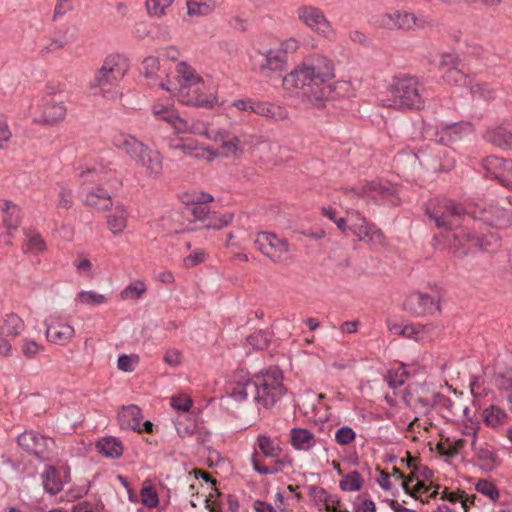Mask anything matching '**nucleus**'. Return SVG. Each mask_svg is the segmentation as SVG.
I'll return each instance as SVG.
<instances>
[{
  "label": "nucleus",
  "instance_id": "1",
  "mask_svg": "<svg viewBox=\"0 0 512 512\" xmlns=\"http://www.w3.org/2000/svg\"><path fill=\"white\" fill-rule=\"evenodd\" d=\"M335 67L332 60L321 54L307 57L300 65L282 78L286 90L296 92L307 105L320 108L334 97H341L350 90L348 81L332 80Z\"/></svg>",
  "mask_w": 512,
  "mask_h": 512
},
{
  "label": "nucleus",
  "instance_id": "2",
  "mask_svg": "<svg viewBox=\"0 0 512 512\" xmlns=\"http://www.w3.org/2000/svg\"><path fill=\"white\" fill-rule=\"evenodd\" d=\"M162 89L172 93L184 105L212 109L220 104L218 85L210 78H202L186 62L176 65L175 76L167 82L161 81Z\"/></svg>",
  "mask_w": 512,
  "mask_h": 512
},
{
  "label": "nucleus",
  "instance_id": "3",
  "mask_svg": "<svg viewBox=\"0 0 512 512\" xmlns=\"http://www.w3.org/2000/svg\"><path fill=\"white\" fill-rule=\"evenodd\" d=\"M299 47V41L293 37L282 40L277 46H252L248 51L249 67L261 78L278 79L288 68L289 55L296 53Z\"/></svg>",
  "mask_w": 512,
  "mask_h": 512
},
{
  "label": "nucleus",
  "instance_id": "4",
  "mask_svg": "<svg viewBox=\"0 0 512 512\" xmlns=\"http://www.w3.org/2000/svg\"><path fill=\"white\" fill-rule=\"evenodd\" d=\"M389 98L384 100V106L400 111L420 110L425 107L427 91L419 78L402 75L393 78L388 87Z\"/></svg>",
  "mask_w": 512,
  "mask_h": 512
},
{
  "label": "nucleus",
  "instance_id": "5",
  "mask_svg": "<svg viewBox=\"0 0 512 512\" xmlns=\"http://www.w3.org/2000/svg\"><path fill=\"white\" fill-rule=\"evenodd\" d=\"M254 401L264 408L273 407L286 393L283 374L277 367H269L252 377Z\"/></svg>",
  "mask_w": 512,
  "mask_h": 512
},
{
  "label": "nucleus",
  "instance_id": "6",
  "mask_svg": "<svg viewBox=\"0 0 512 512\" xmlns=\"http://www.w3.org/2000/svg\"><path fill=\"white\" fill-rule=\"evenodd\" d=\"M129 69L128 60L120 54H112L105 58L101 68L95 73L94 79L90 82V89H99L104 97L114 99L117 92L112 87L117 85Z\"/></svg>",
  "mask_w": 512,
  "mask_h": 512
},
{
  "label": "nucleus",
  "instance_id": "7",
  "mask_svg": "<svg viewBox=\"0 0 512 512\" xmlns=\"http://www.w3.org/2000/svg\"><path fill=\"white\" fill-rule=\"evenodd\" d=\"M425 213L435 226L444 230H455L465 220V209L462 205L447 198L429 200Z\"/></svg>",
  "mask_w": 512,
  "mask_h": 512
},
{
  "label": "nucleus",
  "instance_id": "8",
  "mask_svg": "<svg viewBox=\"0 0 512 512\" xmlns=\"http://www.w3.org/2000/svg\"><path fill=\"white\" fill-rule=\"evenodd\" d=\"M83 189L86 191L84 204L97 211H107L113 203L109 192L102 187L107 182V175L95 169H86L79 174Z\"/></svg>",
  "mask_w": 512,
  "mask_h": 512
},
{
  "label": "nucleus",
  "instance_id": "9",
  "mask_svg": "<svg viewBox=\"0 0 512 512\" xmlns=\"http://www.w3.org/2000/svg\"><path fill=\"white\" fill-rule=\"evenodd\" d=\"M449 247L451 252L457 257L466 256L470 248L493 252L500 247V238L495 233L485 235L466 229L453 234V241Z\"/></svg>",
  "mask_w": 512,
  "mask_h": 512
},
{
  "label": "nucleus",
  "instance_id": "10",
  "mask_svg": "<svg viewBox=\"0 0 512 512\" xmlns=\"http://www.w3.org/2000/svg\"><path fill=\"white\" fill-rule=\"evenodd\" d=\"M66 112V105L60 94H45L30 108L32 121L46 126H54L63 121Z\"/></svg>",
  "mask_w": 512,
  "mask_h": 512
},
{
  "label": "nucleus",
  "instance_id": "11",
  "mask_svg": "<svg viewBox=\"0 0 512 512\" xmlns=\"http://www.w3.org/2000/svg\"><path fill=\"white\" fill-rule=\"evenodd\" d=\"M417 458L409 457L408 467L412 468L411 475L401 482V487L405 493L418 499V493L428 494L429 498H436L439 485H426V481L433 478V471L424 465H416Z\"/></svg>",
  "mask_w": 512,
  "mask_h": 512
},
{
  "label": "nucleus",
  "instance_id": "12",
  "mask_svg": "<svg viewBox=\"0 0 512 512\" xmlns=\"http://www.w3.org/2000/svg\"><path fill=\"white\" fill-rule=\"evenodd\" d=\"M441 293L433 290L430 293L411 292L403 302V310L414 317H425L440 312Z\"/></svg>",
  "mask_w": 512,
  "mask_h": 512
},
{
  "label": "nucleus",
  "instance_id": "13",
  "mask_svg": "<svg viewBox=\"0 0 512 512\" xmlns=\"http://www.w3.org/2000/svg\"><path fill=\"white\" fill-rule=\"evenodd\" d=\"M296 19L313 32L329 38L334 35V29L324 11L311 4L299 5L295 10Z\"/></svg>",
  "mask_w": 512,
  "mask_h": 512
},
{
  "label": "nucleus",
  "instance_id": "14",
  "mask_svg": "<svg viewBox=\"0 0 512 512\" xmlns=\"http://www.w3.org/2000/svg\"><path fill=\"white\" fill-rule=\"evenodd\" d=\"M471 214L475 221L482 222L492 228L506 229L512 225V210L500 206L498 203L493 202L478 207Z\"/></svg>",
  "mask_w": 512,
  "mask_h": 512
},
{
  "label": "nucleus",
  "instance_id": "15",
  "mask_svg": "<svg viewBox=\"0 0 512 512\" xmlns=\"http://www.w3.org/2000/svg\"><path fill=\"white\" fill-rule=\"evenodd\" d=\"M18 444L25 451L42 460H49L55 450V442L52 438L40 435L35 431H25L18 436Z\"/></svg>",
  "mask_w": 512,
  "mask_h": 512
},
{
  "label": "nucleus",
  "instance_id": "16",
  "mask_svg": "<svg viewBox=\"0 0 512 512\" xmlns=\"http://www.w3.org/2000/svg\"><path fill=\"white\" fill-rule=\"evenodd\" d=\"M258 250L273 262H284L287 259L289 245L286 239L274 233L260 232L255 239Z\"/></svg>",
  "mask_w": 512,
  "mask_h": 512
},
{
  "label": "nucleus",
  "instance_id": "17",
  "mask_svg": "<svg viewBox=\"0 0 512 512\" xmlns=\"http://www.w3.org/2000/svg\"><path fill=\"white\" fill-rule=\"evenodd\" d=\"M348 220L351 222L349 230L360 240L375 245H383L385 237L380 229L375 225L368 223L359 212L352 211L348 213Z\"/></svg>",
  "mask_w": 512,
  "mask_h": 512
},
{
  "label": "nucleus",
  "instance_id": "18",
  "mask_svg": "<svg viewBox=\"0 0 512 512\" xmlns=\"http://www.w3.org/2000/svg\"><path fill=\"white\" fill-rule=\"evenodd\" d=\"M374 26L387 30H411L417 25L413 13L396 10L393 13H379L372 18Z\"/></svg>",
  "mask_w": 512,
  "mask_h": 512
},
{
  "label": "nucleus",
  "instance_id": "19",
  "mask_svg": "<svg viewBox=\"0 0 512 512\" xmlns=\"http://www.w3.org/2000/svg\"><path fill=\"white\" fill-rule=\"evenodd\" d=\"M25 329V323L17 314L6 315L0 326V355L11 357L13 348L11 341L20 336Z\"/></svg>",
  "mask_w": 512,
  "mask_h": 512
},
{
  "label": "nucleus",
  "instance_id": "20",
  "mask_svg": "<svg viewBox=\"0 0 512 512\" xmlns=\"http://www.w3.org/2000/svg\"><path fill=\"white\" fill-rule=\"evenodd\" d=\"M187 213L194 217V220L202 221L203 227L207 229H221L227 226L233 218L232 214L218 215L211 212L208 204L189 205L186 207Z\"/></svg>",
  "mask_w": 512,
  "mask_h": 512
},
{
  "label": "nucleus",
  "instance_id": "21",
  "mask_svg": "<svg viewBox=\"0 0 512 512\" xmlns=\"http://www.w3.org/2000/svg\"><path fill=\"white\" fill-rule=\"evenodd\" d=\"M483 168L488 177L512 189V160L490 156L483 161Z\"/></svg>",
  "mask_w": 512,
  "mask_h": 512
},
{
  "label": "nucleus",
  "instance_id": "22",
  "mask_svg": "<svg viewBox=\"0 0 512 512\" xmlns=\"http://www.w3.org/2000/svg\"><path fill=\"white\" fill-rule=\"evenodd\" d=\"M112 143L117 149L129 156L135 164L149 148L134 136L126 133L115 134L112 138Z\"/></svg>",
  "mask_w": 512,
  "mask_h": 512
},
{
  "label": "nucleus",
  "instance_id": "23",
  "mask_svg": "<svg viewBox=\"0 0 512 512\" xmlns=\"http://www.w3.org/2000/svg\"><path fill=\"white\" fill-rule=\"evenodd\" d=\"M151 112L156 120L166 122L175 133L185 130V119L178 114L173 104L156 101L151 106Z\"/></svg>",
  "mask_w": 512,
  "mask_h": 512
},
{
  "label": "nucleus",
  "instance_id": "24",
  "mask_svg": "<svg viewBox=\"0 0 512 512\" xmlns=\"http://www.w3.org/2000/svg\"><path fill=\"white\" fill-rule=\"evenodd\" d=\"M0 211L2 212V223L6 229V235L12 238L21 224V209L12 201L1 199Z\"/></svg>",
  "mask_w": 512,
  "mask_h": 512
},
{
  "label": "nucleus",
  "instance_id": "25",
  "mask_svg": "<svg viewBox=\"0 0 512 512\" xmlns=\"http://www.w3.org/2000/svg\"><path fill=\"white\" fill-rule=\"evenodd\" d=\"M484 139L502 149H512V130L508 124L499 123L488 127Z\"/></svg>",
  "mask_w": 512,
  "mask_h": 512
},
{
  "label": "nucleus",
  "instance_id": "26",
  "mask_svg": "<svg viewBox=\"0 0 512 512\" xmlns=\"http://www.w3.org/2000/svg\"><path fill=\"white\" fill-rule=\"evenodd\" d=\"M213 139L220 143L221 153L226 157L239 158L243 154L239 138L228 131L214 132Z\"/></svg>",
  "mask_w": 512,
  "mask_h": 512
},
{
  "label": "nucleus",
  "instance_id": "27",
  "mask_svg": "<svg viewBox=\"0 0 512 512\" xmlns=\"http://www.w3.org/2000/svg\"><path fill=\"white\" fill-rule=\"evenodd\" d=\"M74 334L73 326L68 323L53 319L50 322L46 321V337L53 343L66 344L74 337Z\"/></svg>",
  "mask_w": 512,
  "mask_h": 512
},
{
  "label": "nucleus",
  "instance_id": "28",
  "mask_svg": "<svg viewBox=\"0 0 512 512\" xmlns=\"http://www.w3.org/2000/svg\"><path fill=\"white\" fill-rule=\"evenodd\" d=\"M473 131L472 125L468 122L453 123L445 126L438 132L437 141L444 145H450L462 140Z\"/></svg>",
  "mask_w": 512,
  "mask_h": 512
},
{
  "label": "nucleus",
  "instance_id": "29",
  "mask_svg": "<svg viewBox=\"0 0 512 512\" xmlns=\"http://www.w3.org/2000/svg\"><path fill=\"white\" fill-rule=\"evenodd\" d=\"M23 242L21 250L24 254L38 255L47 250V244L42 235L32 227L22 229Z\"/></svg>",
  "mask_w": 512,
  "mask_h": 512
},
{
  "label": "nucleus",
  "instance_id": "30",
  "mask_svg": "<svg viewBox=\"0 0 512 512\" xmlns=\"http://www.w3.org/2000/svg\"><path fill=\"white\" fill-rule=\"evenodd\" d=\"M136 165L145 171V175L158 179L163 171V156L155 150L148 148Z\"/></svg>",
  "mask_w": 512,
  "mask_h": 512
},
{
  "label": "nucleus",
  "instance_id": "31",
  "mask_svg": "<svg viewBox=\"0 0 512 512\" xmlns=\"http://www.w3.org/2000/svg\"><path fill=\"white\" fill-rule=\"evenodd\" d=\"M473 450L476 464L483 471L491 472L499 465L498 455L491 446L473 443Z\"/></svg>",
  "mask_w": 512,
  "mask_h": 512
},
{
  "label": "nucleus",
  "instance_id": "32",
  "mask_svg": "<svg viewBox=\"0 0 512 512\" xmlns=\"http://www.w3.org/2000/svg\"><path fill=\"white\" fill-rule=\"evenodd\" d=\"M69 479V472L64 471L62 476L55 467L49 466L42 474V483L46 492L54 495L62 490L63 484Z\"/></svg>",
  "mask_w": 512,
  "mask_h": 512
},
{
  "label": "nucleus",
  "instance_id": "33",
  "mask_svg": "<svg viewBox=\"0 0 512 512\" xmlns=\"http://www.w3.org/2000/svg\"><path fill=\"white\" fill-rule=\"evenodd\" d=\"M128 212L123 205H116L107 216V227L114 236L121 235L127 227Z\"/></svg>",
  "mask_w": 512,
  "mask_h": 512
},
{
  "label": "nucleus",
  "instance_id": "34",
  "mask_svg": "<svg viewBox=\"0 0 512 512\" xmlns=\"http://www.w3.org/2000/svg\"><path fill=\"white\" fill-rule=\"evenodd\" d=\"M141 410L136 405L123 407L118 414V421L122 429H132L142 432L141 426Z\"/></svg>",
  "mask_w": 512,
  "mask_h": 512
},
{
  "label": "nucleus",
  "instance_id": "35",
  "mask_svg": "<svg viewBox=\"0 0 512 512\" xmlns=\"http://www.w3.org/2000/svg\"><path fill=\"white\" fill-rule=\"evenodd\" d=\"M251 112L275 122L288 118L287 110L273 103L257 102L256 105L251 107Z\"/></svg>",
  "mask_w": 512,
  "mask_h": 512
},
{
  "label": "nucleus",
  "instance_id": "36",
  "mask_svg": "<svg viewBox=\"0 0 512 512\" xmlns=\"http://www.w3.org/2000/svg\"><path fill=\"white\" fill-rule=\"evenodd\" d=\"M223 2L224 0H188L186 2L187 13L191 17L208 16L221 6Z\"/></svg>",
  "mask_w": 512,
  "mask_h": 512
},
{
  "label": "nucleus",
  "instance_id": "37",
  "mask_svg": "<svg viewBox=\"0 0 512 512\" xmlns=\"http://www.w3.org/2000/svg\"><path fill=\"white\" fill-rule=\"evenodd\" d=\"M226 395L236 403H242L251 396L254 400V387L252 378L244 382L230 384L226 388Z\"/></svg>",
  "mask_w": 512,
  "mask_h": 512
},
{
  "label": "nucleus",
  "instance_id": "38",
  "mask_svg": "<svg viewBox=\"0 0 512 512\" xmlns=\"http://www.w3.org/2000/svg\"><path fill=\"white\" fill-rule=\"evenodd\" d=\"M290 442L295 449L302 451H309L316 444L314 434L303 428L291 429Z\"/></svg>",
  "mask_w": 512,
  "mask_h": 512
},
{
  "label": "nucleus",
  "instance_id": "39",
  "mask_svg": "<svg viewBox=\"0 0 512 512\" xmlns=\"http://www.w3.org/2000/svg\"><path fill=\"white\" fill-rule=\"evenodd\" d=\"M499 395L506 403L507 409L512 413V371L500 374L496 379Z\"/></svg>",
  "mask_w": 512,
  "mask_h": 512
},
{
  "label": "nucleus",
  "instance_id": "40",
  "mask_svg": "<svg viewBox=\"0 0 512 512\" xmlns=\"http://www.w3.org/2000/svg\"><path fill=\"white\" fill-rule=\"evenodd\" d=\"M484 422L491 428H497L507 423V412L497 406L491 405L483 411Z\"/></svg>",
  "mask_w": 512,
  "mask_h": 512
},
{
  "label": "nucleus",
  "instance_id": "41",
  "mask_svg": "<svg viewBox=\"0 0 512 512\" xmlns=\"http://www.w3.org/2000/svg\"><path fill=\"white\" fill-rule=\"evenodd\" d=\"M344 192L348 195L353 196H370L372 198H375L376 194L384 195L389 192V188H386L378 183L370 182L367 183L360 188H345Z\"/></svg>",
  "mask_w": 512,
  "mask_h": 512
},
{
  "label": "nucleus",
  "instance_id": "42",
  "mask_svg": "<svg viewBox=\"0 0 512 512\" xmlns=\"http://www.w3.org/2000/svg\"><path fill=\"white\" fill-rule=\"evenodd\" d=\"M97 448L103 455L111 458L119 457L122 452V444L115 438H104L97 442Z\"/></svg>",
  "mask_w": 512,
  "mask_h": 512
},
{
  "label": "nucleus",
  "instance_id": "43",
  "mask_svg": "<svg viewBox=\"0 0 512 512\" xmlns=\"http://www.w3.org/2000/svg\"><path fill=\"white\" fill-rule=\"evenodd\" d=\"M403 401L405 402V404L407 406L412 407L417 413H420V414L428 413L431 410L432 406L434 405L433 403H431L429 400H427L425 398H422V397L414 398V396L410 390L404 392Z\"/></svg>",
  "mask_w": 512,
  "mask_h": 512
},
{
  "label": "nucleus",
  "instance_id": "44",
  "mask_svg": "<svg viewBox=\"0 0 512 512\" xmlns=\"http://www.w3.org/2000/svg\"><path fill=\"white\" fill-rule=\"evenodd\" d=\"M58 196L56 206L59 209L69 210L73 206V190L64 182L58 183Z\"/></svg>",
  "mask_w": 512,
  "mask_h": 512
},
{
  "label": "nucleus",
  "instance_id": "45",
  "mask_svg": "<svg viewBox=\"0 0 512 512\" xmlns=\"http://www.w3.org/2000/svg\"><path fill=\"white\" fill-rule=\"evenodd\" d=\"M257 443L260 451L266 457H278L281 453V448L278 443L265 435H260L257 438Z\"/></svg>",
  "mask_w": 512,
  "mask_h": 512
},
{
  "label": "nucleus",
  "instance_id": "46",
  "mask_svg": "<svg viewBox=\"0 0 512 512\" xmlns=\"http://www.w3.org/2000/svg\"><path fill=\"white\" fill-rule=\"evenodd\" d=\"M76 300L84 305L96 306L106 303L108 298L92 290H83L77 294Z\"/></svg>",
  "mask_w": 512,
  "mask_h": 512
},
{
  "label": "nucleus",
  "instance_id": "47",
  "mask_svg": "<svg viewBox=\"0 0 512 512\" xmlns=\"http://www.w3.org/2000/svg\"><path fill=\"white\" fill-rule=\"evenodd\" d=\"M363 478L358 471H352L345 475L340 481L339 486L343 491L353 492L361 489Z\"/></svg>",
  "mask_w": 512,
  "mask_h": 512
},
{
  "label": "nucleus",
  "instance_id": "48",
  "mask_svg": "<svg viewBox=\"0 0 512 512\" xmlns=\"http://www.w3.org/2000/svg\"><path fill=\"white\" fill-rule=\"evenodd\" d=\"M471 94L474 98L480 100H492L496 97V90L487 83H474L470 87Z\"/></svg>",
  "mask_w": 512,
  "mask_h": 512
},
{
  "label": "nucleus",
  "instance_id": "49",
  "mask_svg": "<svg viewBox=\"0 0 512 512\" xmlns=\"http://www.w3.org/2000/svg\"><path fill=\"white\" fill-rule=\"evenodd\" d=\"M185 130L178 131L177 134L192 133L196 135H203L208 139H213V134L209 132L208 126L205 122L200 120L188 121L185 119Z\"/></svg>",
  "mask_w": 512,
  "mask_h": 512
},
{
  "label": "nucleus",
  "instance_id": "50",
  "mask_svg": "<svg viewBox=\"0 0 512 512\" xmlns=\"http://www.w3.org/2000/svg\"><path fill=\"white\" fill-rule=\"evenodd\" d=\"M433 404L438 407L447 409L453 416L458 415L459 411H463L464 414H467L469 411L467 407L456 405L450 398L441 394L434 396Z\"/></svg>",
  "mask_w": 512,
  "mask_h": 512
},
{
  "label": "nucleus",
  "instance_id": "51",
  "mask_svg": "<svg viewBox=\"0 0 512 512\" xmlns=\"http://www.w3.org/2000/svg\"><path fill=\"white\" fill-rule=\"evenodd\" d=\"M146 291V285L143 281L137 280L127 287H125L121 293L120 298L122 300L127 299H138L140 298Z\"/></svg>",
  "mask_w": 512,
  "mask_h": 512
},
{
  "label": "nucleus",
  "instance_id": "52",
  "mask_svg": "<svg viewBox=\"0 0 512 512\" xmlns=\"http://www.w3.org/2000/svg\"><path fill=\"white\" fill-rule=\"evenodd\" d=\"M143 75L148 79L161 78L160 62L157 57L148 56L142 62Z\"/></svg>",
  "mask_w": 512,
  "mask_h": 512
},
{
  "label": "nucleus",
  "instance_id": "53",
  "mask_svg": "<svg viewBox=\"0 0 512 512\" xmlns=\"http://www.w3.org/2000/svg\"><path fill=\"white\" fill-rule=\"evenodd\" d=\"M408 378V372L405 366H400L399 368L389 371L386 375V381L389 387L396 389L397 387L402 386Z\"/></svg>",
  "mask_w": 512,
  "mask_h": 512
},
{
  "label": "nucleus",
  "instance_id": "54",
  "mask_svg": "<svg viewBox=\"0 0 512 512\" xmlns=\"http://www.w3.org/2000/svg\"><path fill=\"white\" fill-rule=\"evenodd\" d=\"M475 489L478 493L488 497L492 501H497L500 496L497 487L486 479H480L476 483Z\"/></svg>",
  "mask_w": 512,
  "mask_h": 512
},
{
  "label": "nucleus",
  "instance_id": "55",
  "mask_svg": "<svg viewBox=\"0 0 512 512\" xmlns=\"http://www.w3.org/2000/svg\"><path fill=\"white\" fill-rule=\"evenodd\" d=\"M443 79L451 85L461 86L467 83L466 75L457 67L446 69L442 74Z\"/></svg>",
  "mask_w": 512,
  "mask_h": 512
},
{
  "label": "nucleus",
  "instance_id": "56",
  "mask_svg": "<svg viewBox=\"0 0 512 512\" xmlns=\"http://www.w3.org/2000/svg\"><path fill=\"white\" fill-rule=\"evenodd\" d=\"M251 461H252L254 470L263 475L276 474V473L280 472L284 466V462L282 460H277L270 466L262 465L258 461L256 454H254L252 456Z\"/></svg>",
  "mask_w": 512,
  "mask_h": 512
},
{
  "label": "nucleus",
  "instance_id": "57",
  "mask_svg": "<svg viewBox=\"0 0 512 512\" xmlns=\"http://www.w3.org/2000/svg\"><path fill=\"white\" fill-rule=\"evenodd\" d=\"M173 0H147L146 8L150 15L161 17L165 14V10L169 8Z\"/></svg>",
  "mask_w": 512,
  "mask_h": 512
},
{
  "label": "nucleus",
  "instance_id": "58",
  "mask_svg": "<svg viewBox=\"0 0 512 512\" xmlns=\"http://www.w3.org/2000/svg\"><path fill=\"white\" fill-rule=\"evenodd\" d=\"M141 502L148 508H155L159 503V498L155 489L151 486L141 489Z\"/></svg>",
  "mask_w": 512,
  "mask_h": 512
},
{
  "label": "nucleus",
  "instance_id": "59",
  "mask_svg": "<svg viewBox=\"0 0 512 512\" xmlns=\"http://www.w3.org/2000/svg\"><path fill=\"white\" fill-rule=\"evenodd\" d=\"M43 347L33 339H24L22 342V354L27 359H33Z\"/></svg>",
  "mask_w": 512,
  "mask_h": 512
},
{
  "label": "nucleus",
  "instance_id": "60",
  "mask_svg": "<svg viewBox=\"0 0 512 512\" xmlns=\"http://www.w3.org/2000/svg\"><path fill=\"white\" fill-rule=\"evenodd\" d=\"M356 434L352 428L348 426L341 427L335 434V441L339 445H349L355 440Z\"/></svg>",
  "mask_w": 512,
  "mask_h": 512
},
{
  "label": "nucleus",
  "instance_id": "61",
  "mask_svg": "<svg viewBox=\"0 0 512 512\" xmlns=\"http://www.w3.org/2000/svg\"><path fill=\"white\" fill-rule=\"evenodd\" d=\"M247 342L254 349L262 350V349H265L266 347H268L269 338L265 332L260 331L253 335H250L247 338Z\"/></svg>",
  "mask_w": 512,
  "mask_h": 512
},
{
  "label": "nucleus",
  "instance_id": "62",
  "mask_svg": "<svg viewBox=\"0 0 512 512\" xmlns=\"http://www.w3.org/2000/svg\"><path fill=\"white\" fill-rule=\"evenodd\" d=\"M138 363L137 356H129L126 354L120 355L117 362L118 369L124 372H132Z\"/></svg>",
  "mask_w": 512,
  "mask_h": 512
},
{
  "label": "nucleus",
  "instance_id": "63",
  "mask_svg": "<svg viewBox=\"0 0 512 512\" xmlns=\"http://www.w3.org/2000/svg\"><path fill=\"white\" fill-rule=\"evenodd\" d=\"M401 335L410 339L421 340L424 337V328L420 325H406L402 328Z\"/></svg>",
  "mask_w": 512,
  "mask_h": 512
},
{
  "label": "nucleus",
  "instance_id": "64",
  "mask_svg": "<svg viewBox=\"0 0 512 512\" xmlns=\"http://www.w3.org/2000/svg\"><path fill=\"white\" fill-rule=\"evenodd\" d=\"M459 64V58L455 53H444L441 55L439 69L442 73L449 68H455Z\"/></svg>",
  "mask_w": 512,
  "mask_h": 512
}]
</instances>
